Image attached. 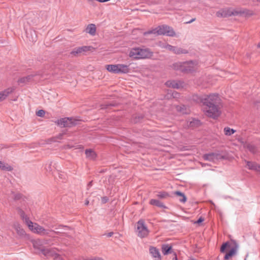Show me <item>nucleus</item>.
Masks as SVG:
<instances>
[{
	"label": "nucleus",
	"instance_id": "nucleus-55",
	"mask_svg": "<svg viewBox=\"0 0 260 260\" xmlns=\"http://www.w3.org/2000/svg\"><path fill=\"white\" fill-rule=\"evenodd\" d=\"M174 260H177V256L176 255L175 257L173 258Z\"/></svg>",
	"mask_w": 260,
	"mask_h": 260
},
{
	"label": "nucleus",
	"instance_id": "nucleus-28",
	"mask_svg": "<svg viewBox=\"0 0 260 260\" xmlns=\"http://www.w3.org/2000/svg\"><path fill=\"white\" fill-rule=\"evenodd\" d=\"M96 31V27L94 24H88L86 28V32L92 36H94Z\"/></svg>",
	"mask_w": 260,
	"mask_h": 260
},
{
	"label": "nucleus",
	"instance_id": "nucleus-20",
	"mask_svg": "<svg viewBox=\"0 0 260 260\" xmlns=\"http://www.w3.org/2000/svg\"><path fill=\"white\" fill-rule=\"evenodd\" d=\"M149 252L153 257L156 259H161V255L158 249L156 247L150 246L149 247Z\"/></svg>",
	"mask_w": 260,
	"mask_h": 260
},
{
	"label": "nucleus",
	"instance_id": "nucleus-18",
	"mask_svg": "<svg viewBox=\"0 0 260 260\" xmlns=\"http://www.w3.org/2000/svg\"><path fill=\"white\" fill-rule=\"evenodd\" d=\"M13 228L16 230L17 234L20 237H25L26 236L25 231L21 228V225L17 222L14 223Z\"/></svg>",
	"mask_w": 260,
	"mask_h": 260
},
{
	"label": "nucleus",
	"instance_id": "nucleus-26",
	"mask_svg": "<svg viewBox=\"0 0 260 260\" xmlns=\"http://www.w3.org/2000/svg\"><path fill=\"white\" fill-rule=\"evenodd\" d=\"M85 153L86 157L89 159L93 160L96 157L95 152L91 149H86L85 151Z\"/></svg>",
	"mask_w": 260,
	"mask_h": 260
},
{
	"label": "nucleus",
	"instance_id": "nucleus-42",
	"mask_svg": "<svg viewBox=\"0 0 260 260\" xmlns=\"http://www.w3.org/2000/svg\"><path fill=\"white\" fill-rule=\"evenodd\" d=\"M12 193L14 194L13 199L14 200H19L22 197V194L19 193H14L13 192Z\"/></svg>",
	"mask_w": 260,
	"mask_h": 260
},
{
	"label": "nucleus",
	"instance_id": "nucleus-27",
	"mask_svg": "<svg viewBox=\"0 0 260 260\" xmlns=\"http://www.w3.org/2000/svg\"><path fill=\"white\" fill-rule=\"evenodd\" d=\"M174 194L179 197V201L181 203H185L186 201L187 198L183 192L180 191H176L174 192Z\"/></svg>",
	"mask_w": 260,
	"mask_h": 260
},
{
	"label": "nucleus",
	"instance_id": "nucleus-11",
	"mask_svg": "<svg viewBox=\"0 0 260 260\" xmlns=\"http://www.w3.org/2000/svg\"><path fill=\"white\" fill-rule=\"evenodd\" d=\"M204 160H209L211 161H214L215 159H218L220 158H223V157L220 154L217 153H209L205 154L203 156Z\"/></svg>",
	"mask_w": 260,
	"mask_h": 260
},
{
	"label": "nucleus",
	"instance_id": "nucleus-41",
	"mask_svg": "<svg viewBox=\"0 0 260 260\" xmlns=\"http://www.w3.org/2000/svg\"><path fill=\"white\" fill-rule=\"evenodd\" d=\"M45 114V111L44 110H39L38 111L36 112V115L41 117H43L44 116Z\"/></svg>",
	"mask_w": 260,
	"mask_h": 260
},
{
	"label": "nucleus",
	"instance_id": "nucleus-3",
	"mask_svg": "<svg viewBox=\"0 0 260 260\" xmlns=\"http://www.w3.org/2000/svg\"><path fill=\"white\" fill-rule=\"evenodd\" d=\"M56 122L60 127H72L77 124L78 120L72 117H64L58 119Z\"/></svg>",
	"mask_w": 260,
	"mask_h": 260
},
{
	"label": "nucleus",
	"instance_id": "nucleus-32",
	"mask_svg": "<svg viewBox=\"0 0 260 260\" xmlns=\"http://www.w3.org/2000/svg\"><path fill=\"white\" fill-rule=\"evenodd\" d=\"M0 169L3 171H11L13 170V168L8 165H6L4 162H3L0 160Z\"/></svg>",
	"mask_w": 260,
	"mask_h": 260
},
{
	"label": "nucleus",
	"instance_id": "nucleus-17",
	"mask_svg": "<svg viewBox=\"0 0 260 260\" xmlns=\"http://www.w3.org/2000/svg\"><path fill=\"white\" fill-rule=\"evenodd\" d=\"M246 167L249 170H253L260 173V165L255 162L245 160Z\"/></svg>",
	"mask_w": 260,
	"mask_h": 260
},
{
	"label": "nucleus",
	"instance_id": "nucleus-22",
	"mask_svg": "<svg viewBox=\"0 0 260 260\" xmlns=\"http://www.w3.org/2000/svg\"><path fill=\"white\" fill-rule=\"evenodd\" d=\"M161 251L164 255H166L172 252V246L167 244L161 245Z\"/></svg>",
	"mask_w": 260,
	"mask_h": 260
},
{
	"label": "nucleus",
	"instance_id": "nucleus-45",
	"mask_svg": "<svg viewBox=\"0 0 260 260\" xmlns=\"http://www.w3.org/2000/svg\"><path fill=\"white\" fill-rule=\"evenodd\" d=\"M90 260H104V259L102 257L95 256V257H92L91 258H90Z\"/></svg>",
	"mask_w": 260,
	"mask_h": 260
},
{
	"label": "nucleus",
	"instance_id": "nucleus-59",
	"mask_svg": "<svg viewBox=\"0 0 260 260\" xmlns=\"http://www.w3.org/2000/svg\"><path fill=\"white\" fill-rule=\"evenodd\" d=\"M49 227H50V228H53V225H51V226H50Z\"/></svg>",
	"mask_w": 260,
	"mask_h": 260
},
{
	"label": "nucleus",
	"instance_id": "nucleus-53",
	"mask_svg": "<svg viewBox=\"0 0 260 260\" xmlns=\"http://www.w3.org/2000/svg\"><path fill=\"white\" fill-rule=\"evenodd\" d=\"M88 204H89V201H87L85 202V205H88Z\"/></svg>",
	"mask_w": 260,
	"mask_h": 260
},
{
	"label": "nucleus",
	"instance_id": "nucleus-2",
	"mask_svg": "<svg viewBox=\"0 0 260 260\" xmlns=\"http://www.w3.org/2000/svg\"><path fill=\"white\" fill-rule=\"evenodd\" d=\"M197 62L196 61H189L184 62H177L173 64V68L176 70H179L183 73H192L196 71Z\"/></svg>",
	"mask_w": 260,
	"mask_h": 260
},
{
	"label": "nucleus",
	"instance_id": "nucleus-13",
	"mask_svg": "<svg viewBox=\"0 0 260 260\" xmlns=\"http://www.w3.org/2000/svg\"><path fill=\"white\" fill-rule=\"evenodd\" d=\"M168 50L173 52L174 53L176 54H187L188 53V51L186 49H183L182 48H179L177 47L173 46L171 45H169L168 46Z\"/></svg>",
	"mask_w": 260,
	"mask_h": 260
},
{
	"label": "nucleus",
	"instance_id": "nucleus-47",
	"mask_svg": "<svg viewBox=\"0 0 260 260\" xmlns=\"http://www.w3.org/2000/svg\"><path fill=\"white\" fill-rule=\"evenodd\" d=\"M114 234V233L113 232H110V233H108V234H105L108 237H112Z\"/></svg>",
	"mask_w": 260,
	"mask_h": 260
},
{
	"label": "nucleus",
	"instance_id": "nucleus-48",
	"mask_svg": "<svg viewBox=\"0 0 260 260\" xmlns=\"http://www.w3.org/2000/svg\"><path fill=\"white\" fill-rule=\"evenodd\" d=\"M108 200V198L107 197H103L102 198V202L103 203H105L107 202V201Z\"/></svg>",
	"mask_w": 260,
	"mask_h": 260
},
{
	"label": "nucleus",
	"instance_id": "nucleus-60",
	"mask_svg": "<svg viewBox=\"0 0 260 260\" xmlns=\"http://www.w3.org/2000/svg\"><path fill=\"white\" fill-rule=\"evenodd\" d=\"M155 260H161V259H155Z\"/></svg>",
	"mask_w": 260,
	"mask_h": 260
},
{
	"label": "nucleus",
	"instance_id": "nucleus-15",
	"mask_svg": "<svg viewBox=\"0 0 260 260\" xmlns=\"http://www.w3.org/2000/svg\"><path fill=\"white\" fill-rule=\"evenodd\" d=\"M154 55L153 52H152L150 49L146 48H141V56L142 59L145 58H152Z\"/></svg>",
	"mask_w": 260,
	"mask_h": 260
},
{
	"label": "nucleus",
	"instance_id": "nucleus-61",
	"mask_svg": "<svg viewBox=\"0 0 260 260\" xmlns=\"http://www.w3.org/2000/svg\"><path fill=\"white\" fill-rule=\"evenodd\" d=\"M257 1H260V0H257Z\"/></svg>",
	"mask_w": 260,
	"mask_h": 260
},
{
	"label": "nucleus",
	"instance_id": "nucleus-36",
	"mask_svg": "<svg viewBox=\"0 0 260 260\" xmlns=\"http://www.w3.org/2000/svg\"><path fill=\"white\" fill-rule=\"evenodd\" d=\"M116 106V104L115 103H107L101 105V108L103 109H106L109 108L110 107H115Z\"/></svg>",
	"mask_w": 260,
	"mask_h": 260
},
{
	"label": "nucleus",
	"instance_id": "nucleus-29",
	"mask_svg": "<svg viewBox=\"0 0 260 260\" xmlns=\"http://www.w3.org/2000/svg\"><path fill=\"white\" fill-rule=\"evenodd\" d=\"M117 64H108L106 66V69L109 72L117 74Z\"/></svg>",
	"mask_w": 260,
	"mask_h": 260
},
{
	"label": "nucleus",
	"instance_id": "nucleus-8",
	"mask_svg": "<svg viewBox=\"0 0 260 260\" xmlns=\"http://www.w3.org/2000/svg\"><path fill=\"white\" fill-rule=\"evenodd\" d=\"M93 49V47L91 46H83L81 47H78L74 48L71 52L70 54L71 55H72L74 56H77L84 52L91 51Z\"/></svg>",
	"mask_w": 260,
	"mask_h": 260
},
{
	"label": "nucleus",
	"instance_id": "nucleus-1",
	"mask_svg": "<svg viewBox=\"0 0 260 260\" xmlns=\"http://www.w3.org/2000/svg\"><path fill=\"white\" fill-rule=\"evenodd\" d=\"M192 100L197 103H202L204 106V112L205 114L213 119L219 116L220 111L219 105L220 99L217 94L210 95H199L194 94L192 95Z\"/></svg>",
	"mask_w": 260,
	"mask_h": 260
},
{
	"label": "nucleus",
	"instance_id": "nucleus-56",
	"mask_svg": "<svg viewBox=\"0 0 260 260\" xmlns=\"http://www.w3.org/2000/svg\"><path fill=\"white\" fill-rule=\"evenodd\" d=\"M177 110H179V111H181V107H180V108H179H179H177Z\"/></svg>",
	"mask_w": 260,
	"mask_h": 260
},
{
	"label": "nucleus",
	"instance_id": "nucleus-34",
	"mask_svg": "<svg viewBox=\"0 0 260 260\" xmlns=\"http://www.w3.org/2000/svg\"><path fill=\"white\" fill-rule=\"evenodd\" d=\"M224 135L226 136H231L236 132V130L231 128L229 127H225L223 129Z\"/></svg>",
	"mask_w": 260,
	"mask_h": 260
},
{
	"label": "nucleus",
	"instance_id": "nucleus-16",
	"mask_svg": "<svg viewBox=\"0 0 260 260\" xmlns=\"http://www.w3.org/2000/svg\"><path fill=\"white\" fill-rule=\"evenodd\" d=\"M15 88L14 87H9L0 92V102L5 100L7 97L12 93Z\"/></svg>",
	"mask_w": 260,
	"mask_h": 260
},
{
	"label": "nucleus",
	"instance_id": "nucleus-31",
	"mask_svg": "<svg viewBox=\"0 0 260 260\" xmlns=\"http://www.w3.org/2000/svg\"><path fill=\"white\" fill-rule=\"evenodd\" d=\"M236 252V247H232L230 249V250L228 253H226L225 254V255L224 257V260L229 259L230 257H231L232 256L235 255Z\"/></svg>",
	"mask_w": 260,
	"mask_h": 260
},
{
	"label": "nucleus",
	"instance_id": "nucleus-38",
	"mask_svg": "<svg viewBox=\"0 0 260 260\" xmlns=\"http://www.w3.org/2000/svg\"><path fill=\"white\" fill-rule=\"evenodd\" d=\"M230 246V245L229 242L223 243L220 247V252L221 253H224L225 251L226 248Z\"/></svg>",
	"mask_w": 260,
	"mask_h": 260
},
{
	"label": "nucleus",
	"instance_id": "nucleus-21",
	"mask_svg": "<svg viewBox=\"0 0 260 260\" xmlns=\"http://www.w3.org/2000/svg\"><path fill=\"white\" fill-rule=\"evenodd\" d=\"M244 147L247 149L251 153L255 154L257 152V147L253 144L245 143Z\"/></svg>",
	"mask_w": 260,
	"mask_h": 260
},
{
	"label": "nucleus",
	"instance_id": "nucleus-10",
	"mask_svg": "<svg viewBox=\"0 0 260 260\" xmlns=\"http://www.w3.org/2000/svg\"><path fill=\"white\" fill-rule=\"evenodd\" d=\"M57 249L54 248H50L49 250H46V256L53 257L54 260H64L61 256L56 252Z\"/></svg>",
	"mask_w": 260,
	"mask_h": 260
},
{
	"label": "nucleus",
	"instance_id": "nucleus-58",
	"mask_svg": "<svg viewBox=\"0 0 260 260\" xmlns=\"http://www.w3.org/2000/svg\"><path fill=\"white\" fill-rule=\"evenodd\" d=\"M188 260H196V259H194V258H192L189 259H188Z\"/></svg>",
	"mask_w": 260,
	"mask_h": 260
},
{
	"label": "nucleus",
	"instance_id": "nucleus-24",
	"mask_svg": "<svg viewBox=\"0 0 260 260\" xmlns=\"http://www.w3.org/2000/svg\"><path fill=\"white\" fill-rule=\"evenodd\" d=\"M26 35L29 41L32 42H35L37 41V37L36 31L34 30H30L29 32L26 31Z\"/></svg>",
	"mask_w": 260,
	"mask_h": 260
},
{
	"label": "nucleus",
	"instance_id": "nucleus-37",
	"mask_svg": "<svg viewBox=\"0 0 260 260\" xmlns=\"http://www.w3.org/2000/svg\"><path fill=\"white\" fill-rule=\"evenodd\" d=\"M200 121L198 119H193L189 123V126L194 127V126H198L200 124Z\"/></svg>",
	"mask_w": 260,
	"mask_h": 260
},
{
	"label": "nucleus",
	"instance_id": "nucleus-40",
	"mask_svg": "<svg viewBox=\"0 0 260 260\" xmlns=\"http://www.w3.org/2000/svg\"><path fill=\"white\" fill-rule=\"evenodd\" d=\"M170 44H169L164 43L161 41H159L157 44L158 46H159V47L163 48V49H168V46Z\"/></svg>",
	"mask_w": 260,
	"mask_h": 260
},
{
	"label": "nucleus",
	"instance_id": "nucleus-39",
	"mask_svg": "<svg viewBox=\"0 0 260 260\" xmlns=\"http://www.w3.org/2000/svg\"><path fill=\"white\" fill-rule=\"evenodd\" d=\"M149 34H156V35H157V27L154 28V29H153L152 30H150L145 31V32H144L143 33V35L145 36H147L148 35H149Z\"/></svg>",
	"mask_w": 260,
	"mask_h": 260
},
{
	"label": "nucleus",
	"instance_id": "nucleus-50",
	"mask_svg": "<svg viewBox=\"0 0 260 260\" xmlns=\"http://www.w3.org/2000/svg\"><path fill=\"white\" fill-rule=\"evenodd\" d=\"M64 135V133H61V134H59L58 136H57V138L59 139H62V137L63 136V135Z\"/></svg>",
	"mask_w": 260,
	"mask_h": 260
},
{
	"label": "nucleus",
	"instance_id": "nucleus-52",
	"mask_svg": "<svg viewBox=\"0 0 260 260\" xmlns=\"http://www.w3.org/2000/svg\"><path fill=\"white\" fill-rule=\"evenodd\" d=\"M173 95L174 97L177 98V95H178V93L177 92H175V93H173Z\"/></svg>",
	"mask_w": 260,
	"mask_h": 260
},
{
	"label": "nucleus",
	"instance_id": "nucleus-44",
	"mask_svg": "<svg viewBox=\"0 0 260 260\" xmlns=\"http://www.w3.org/2000/svg\"><path fill=\"white\" fill-rule=\"evenodd\" d=\"M45 168L47 172L51 171V163L49 162L48 164H46L45 166Z\"/></svg>",
	"mask_w": 260,
	"mask_h": 260
},
{
	"label": "nucleus",
	"instance_id": "nucleus-25",
	"mask_svg": "<svg viewBox=\"0 0 260 260\" xmlns=\"http://www.w3.org/2000/svg\"><path fill=\"white\" fill-rule=\"evenodd\" d=\"M149 204L151 205L155 206L156 207L166 209L167 207L160 201L156 199H151L149 201Z\"/></svg>",
	"mask_w": 260,
	"mask_h": 260
},
{
	"label": "nucleus",
	"instance_id": "nucleus-14",
	"mask_svg": "<svg viewBox=\"0 0 260 260\" xmlns=\"http://www.w3.org/2000/svg\"><path fill=\"white\" fill-rule=\"evenodd\" d=\"M37 76L38 74H30L26 77H22L18 80V83L19 84H24L31 81H35V80L34 78L37 77Z\"/></svg>",
	"mask_w": 260,
	"mask_h": 260
},
{
	"label": "nucleus",
	"instance_id": "nucleus-5",
	"mask_svg": "<svg viewBox=\"0 0 260 260\" xmlns=\"http://www.w3.org/2000/svg\"><path fill=\"white\" fill-rule=\"evenodd\" d=\"M241 13H242L241 12L234 10L232 8H226L217 11L216 13V15L219 18H225L231 16H237Z\"/></svg>",
	"mask_w": 260,
	"mask_h": 260
},
{
	"label": "nucleus",
	"instance_id": "nucleus-33",
	"mask_svg": "<svg viewBox=\"0 0 260 260\" xmlns=\"http://www.w3.org/2000/svg\"><path fill=\"white\" fill-rule=\"evenodd\" d=\"M156 197L160 199H165L170 197L169 194L166 191H160L156 194Z\"/></svg>",
	"mask_w": 260,
	"mask_h": 260
},
{
	"label": "nucleus",
	"instance_id": "nucleus-19",
	"mask_svg": "<svg viewBox=\"0 0 260 260\" xmlns=\"http://www.w3.org/2000/svg\"><path fill=\"white\" fill-rule=\"evenodd\" d=\"M144 116L142 114H134L131 118V122L134 124L141 123L143 121Z\"/></svg>",
	"mask_w": 260,
	"mask_h": 260
},
{
	"label": "nucleus",
	"instance_id": "nucleus-54",
	"mask_svg": "<svg viewBox=\"0 0 260 260\" xmlns=\"http://www.w3.org/2000/svg\"><path fill=\"white\" fill-rule=\"evenodd\" d=\"M82 260H90V259L82 258Z\"/></svg>",
	"mask_w": 260,
	"mask_h": 260
},
{
	"label": "nucleus",
	"instance_id": "nucleus-12",
	"mask_svg": "<svg viewBox=\"0 0 260 260\" xmlns=\"http://www.w3.org/2000/svg\"><path fill=\"white\" fill-rule=\"evenodd\" d=\"M129 56L134 59H142L141 48H135L131 49L129 52Z\"/></svg>",
	"mask_w": 260,
	"mask_h": 260
},
{
	"label": "nucleus",
	"instance_id": "nucleus-6",
	"mask_svg": "<svg viewBox=\"0 0 260 260\" xmlns=\"http://www.w3.org/2000/svg\"><path fill=\"white\" fill-rule=\"evenodd\" d=\"M157 29V35H166L169 37H173L175 35L173 28L167 25L158 26Z\"/></svg>",
	"mask_w": 260,
	"mask_h": 260
},
{
	"label": "nucleus",
	"instance_id": "nucleus-43",
	"mask_svg": "<svg viewBox=\"0 0 260 260\" xmlns=\"http://www.w3.org/2000/svg\"><path fill=\"white\" fill-rule=\"evenodd\" d=\"M17 210H18L19 214H20V215L22 218H24L25 216H26L25 214L24 211L22 209H21L20 208H18Z\"/></svg>",
	"mask_w": 260,
	"mask_h": 260
},
{
	"label": "nucleus",
	"instance_id": "nucleus-30",
	"mask_svg": "<svg viewBox=\"0 0 260 260\" xmlns=\"http://www.w3.org/2000/svg\"><path fill=\"white\" fill-rule=\"evenodd\" d=\"M168 87H172L173 88L178 89L180 87V86L178 82L175 81H168L165 84Z\"/></svg>",
	"mask_w": 260,
	"mask_h": 260
},
{
	"label": "nucleus",
	"instance_id": "nucleus-23",
	"mask_svg": "<svg viewBox=\"0 0 260 260\" xmlns=\"http://www.w3.org/2000/svg\"><path fill=\"white\" fill-rule=\"evenodd\" d=\"M117 74H126L129 72V69L128 66L123 64H117Z\"/></svg>",
	"mask_w": 260,
	"mask_h": 260
},
{
	"label": "nucleus",
	"instance_id": "nucleus-46",
	"mask_svg": "<svg viewBox=\"0 0 260 260\" xmlns=\"http://www.w3.org/2000/svg\"><path fill=\"white\" fill-rule=\"evenodd\" d=\"M204 218H202V217H201L198 219V220L197 221V223H201L204 221Z\"/></svg>",
	"mask_w": 260,
	"mask_h": 260
},
{
	"label": "nucleus",
	"instance_id": "nucleus-4",
	"mask_svg": "<svg viewBox=\"0 0 260 260\" xmlns=\"http://www.w3.org/2000/svg\"><path fill=\"white\" fill-rule=\"evenodd\" d=\"M137 232L138 236L141 238H145L148 235L149 230L143 219H140L137 222Z\"/></svg>",
	"mask_w": 260,
	"mask_h": 260
},
{
	"label": "nucleus",
	"instance_id": "nucleus-49",
	"mask_svg": "<svg viewBox=\"0 0 260 260\" xmlns=\"http://www.w3.org/2000/svg\"><path fill=\"white\" fill-rule=\"evenodd\" d=\"M195 20H196V18H192V19H191L190 20H189V21H188L186 22V23H187V24L191 23H192V22H193L194 21H195Z\"/></svg>",
	"mask_w": 260,
	"mask_h": 260
},
{
	"label": "nucleus",
	"instance_id": "nucleus-7",
	"mask_svg": "<svg viewBox=\"0 0 260 260\" xmlns=\"http://www.w3.org/2000/svg\"><path fill=\"white\" fill-rule=\"evenodd\" d=\"M32 243L34 248L39 250L45 256L46 255L45 251L50 250V248H45L43 246L44 244H47L46 240L37 239L34 240Z\"/></svg>",
	"mask_w": 260,
	"mask_h": 260
},
{
	"label": "nucleus",
	"instance_id": "nucleus-51",
	"mask_svg": "<svg viewBox=\"0 0 260 260\" xmlns=\"http://www.w3.org/2000/svg\"><path fill=\"white\" fill-rule=\"evenodd\" d=\"M92 185V181H90L89 182L88 184H87V189H88V188L89 187H90Z\"/></svg>",
	"mask_w": 260,
	"mask_h": 260
},
{
	"label": "nucleus",
	"instance_id": "nucleus-9",
	"mask_svg": "<svg viewBox=\"0 0 260 260\" xmlns=\"http://www.w3.org/2000/svg\"><path fill=\"white\" fill-rule=\"evenodd\" d=\"M30 230L34 233H37L41 236H48L49 235V232L52 231L51 230H46L36 223H34V227Z\"/></svg>",
	"mask_w": 260,
	"mask_h": 260
},
{
	"label": "nucleus",
	"instance_id": "nucleus-57",
	"mask_svg": "<svg viewBox=\"0 0 260 260\" xmlns=\"http://www.w3.org/2000/svg\"><path fill=\"white\" fill-rule=\"evenodd\" d=\"M257 47L260 48V43L258 44Z\"/></svg>",
	"mask_w": 260,
	"mask_h": 260
},
{
	"label": "nucleus",
	"instance_id": "nucleus-35",
	"mask_svg": "<svg viewBox=\"0 0 260 260\" xmlns=\"http://www.w3.org/2000/svg\"><path fill=\"white\" fill-rule=\"evenodd\" d=\"M22 219L25 221L30 230L34 227V223L29 219L27 215L23 218Z\"/></svg>",
	"mask_w": 260,
	"mask_h": 260
}]
</instances>
